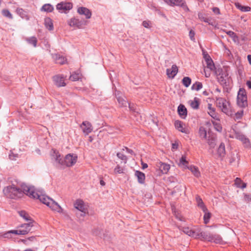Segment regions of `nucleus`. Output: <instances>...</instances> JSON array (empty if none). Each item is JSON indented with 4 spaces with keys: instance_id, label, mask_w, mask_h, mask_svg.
I'll return each instance as SVG.
<instances>
[{
    "instance_id": "obj_1",
    "label": "nucleus",
    "mask_w": 251,
    "mask_h": 251,
    "mask_svg": "<svg viewBox=\"0 0 251 251\" xmlns=\"http://www.w3.org/2000/svg\"><path fill=\"white\" fill-rule=\"evenodd\" d=\"M25 192H26V195L31 198L38 199L43 203L50 207L53 210L56 211L59 213L63 212V209L55 201L45 194L41 192H35L33 187L25 186Z\"/></svg>"
},
{
    "instance_id": "obj_2",
    "label": "nucleus",
    "mask_w": 251,
    "mask_h": 251,
    "mask_svg": "<svg viewBox=\"0 0 251 251\" xmlns=\"http://www.w3.org/2000/svg\"><path fill=\"white\" fill-rule=\"evenodd\" d=\"M25 186H27L25 184H22L21 188L15 186L14 184L8 186L3 189V192L5 196L7 198L12 199H17L21 198L23 194L26 195V192H25Z\"/></svg>"
},
{
    "instance_id": "obj_3",
    "label": "nucleus",
    "mask_w": 251,
    "mask_h": 251,
    "mask_svg": "<svg viewBox=\"0 0 251 251\" xmlns=\"http://www.w3.org/2000/svg\"><path fill=\"white\" fill-rule=\"evenodd\" d=\"M217 106L220 108L222 111L228 116L232 117L233 112L230 109V104L228 101L223 98H216Z\"/></svg>"
},
{
    "instance_id": "obj_4",
    "label": "nucleus",
    "mask_w": 251,
    "mask_h": 251,
    "mask_svg": "<svg viewBox=\"0 0 251 251\" xmlns=\"http://www.w3.org/2000/svg\"><path fill=\"white\" fill-rule=\"evenodd\" d=\"M33 225L31 224V223L22 224L19 226V227H25V229L19 228L17 230H9V231L4 234V237H8L9 235H10L11 233L16 235H25L30 231L31 227Z\"/></svg>"
},
{
    "instance_id": "obj_5",
    "label": "nucleus",
    "mask_w": 251,
    "mask_h": 251,
    "mask_svg": "<svg viewBox=\"0 0 251 251\" xmlns=\"http://www.w3.org/2000/svg\"><path fill=\"white\" fill-rule=\"evenodd\" d=\"M218 81L223 87H227L229 84L228 73L227 70L219 69L216 72Z\"/></svg>"
},
{
    "instance_id": "obj_6",
    "label": "nucleus",
    "mask_w": 251,
    "mask_h": 251,
    "mask_svg": "<svg viewBox=\"0 0 251 251\" xmlns=\"http://www.w3.org/2000/svg\"><path fill=\"white\" fill-rule=\"evenodd\" d=\"M237 105L242 108L248 106L247 93L244 88H240L238 91L237 97Z\"/></svg>"
},
{
    "instance_id": "obj_7",
    "label": "nucleus",
    "mask_w": 251,
    "mask_h": 251,
    "mask_svg": "<svg viewBox=\"0 0 251 251\" xmlns=\"http://www.w3.org/2000/svg\"><path fill=\"white\" fill-rule=\"evenodd\" d=\"M77 160V156L76 154L69 153L63 159V166L71 167L74 165Z\"/></svg>"
},
{
    "instance_id": "obj_8",
    "label": "nucleus",
    "mask_w": 251,
    "mask_h": 251,
    "mask_svg": "<svg viewBox=\"0 0 251 251\" xmlns=\"http://www.w3.org/2000/svg\"><path fill=\"white\" fill-rule=\"evenodd\" d=\"M171 6L176 5L182 8L185 11H189V9L187 6L184 0H164Z\"/></svg>"
},
{
    "instance_id": "obj_9",
    "label": "nucleus",
    "mask_w": 251,
    "mask_h": 251,
    "mask_svg": "<svg viewBox=\"0 0 251 251\" xmlns=\"http://www.w3.org/2000/svg\"><path fill=\"white\" fill-rule=\"evenodd\" d=\"M87 23V21L84 20H79L76 18H74L71 19L69 21V25L71 26H75L80 28L86 25Z\"/></svg>"
},
{
    "instance_id": "obj_10",
    "label": "nucleus",
    "mask_w": 251,
    "mask_h": 251,
    "mask_svg": "<svg viewBox=\"0 0 251 251\" xmlns=\"http://www.w3.org/2000/svg\"><path fill=\"white\" fill-rule=\"evenodd\" d=\"M235 138L242 142L244 147L246 148H251L250 140L242 133L236 132L235 133Z\"/></svg>"
},
{
    "instance_id": "obj_11",
    "label": "nucleus",
    "mask_w": 251,
    "mask_h": 251,
    "mask_svg": "<svg viewBox=\"0 0 251 251\" xmlns=\"http://www.w3.org/2000/svg\"><path fill=\"white\" fill-rule=\"evenodd\" d=\"M73 7V5L71 3H64L61 2L58 3L56 5V9L58 10L61 13H66L69 10L71 9Z\"/></svg>"
},
{
    "instance_id": "obj_12",
    "label": "nucleus",
    "mask_w": 251,
    "mask_h": 251,
    "mask_svg": "<svg viewBox=\"0 0 251 251\" xmlns=\"http://www.w3.org/2000/svg\"><path fill=\"white\" fill-rule=\"evenodd\" d=\"M51 155L52 159H54L55 162L59 165L63 166V159L61 156V154L58 151L55 149L51 150Z\"/></svg>"
},
{
    "instance_id": "obj_13",
    "label": "nucleus",
    "mask_w": 251,
    "mask_h": 251,
    "mask_svg": "<svg viewBox=\"0 0 251 251\" xmlns=\"http://www.w3.org/2000/svg\"><path fill=\"white\" fill-rule=\"evenodd\" d=\"M75 207L79 210L82 213L81 216L84 217L86 213V209L85 208L84 202L81 200H77L74 203Z\"/></svg>"
},
{
    "instance_id": "obj_14",
    "label": "nucleus",
    "mask_w": 251,
    "mask_h": 251,
    "mask_svg": "<svg viewBox=\"0 0 251 251\" xmlns=\"http://www.w3.org/2000/svg\"><path fill=\"white\" fill-rule=\"evenodd\" d=\"M80 127L82 130L83 132L85 135H88L93 130V127L91 124L87 121H83L80 125Z\"/></svg>"
},
{
    "instance_id": "obj_15",
    "label": "nucleus",
    "mask_w": 251,
    "mask_h": 251,
    "mask_svg": "<svg viewBox=\"0 0 251 251\" xmlns=\"http://www.w3.org/2000/svg\"><path fill=\"white\" fill-rule=\"evenodd\" d=\"M211 234L204 231L196 232L195 238H200L202 240L210 241L213 239L211 237Z\"/></svg>"
},
{
    "instance_id": "obj_16",
    "label": "nucleus",
    "mask_w": 251,
    "mask_h": 251,
    "mask_svg": "<svg viewBox=\"0 0 251 251\" xmlns=\"http://www.w3.org/2000/svg\"><path fill=\"white\" fill-rule=\"evenodd\" d=\"M53 80L55 85L57 87H64L66 85L64 81L65 78L62 75H56L53 76Z\"/></svg>"
},
{
    "instance_id": "obj_17",
    "label": "nucleus",
    "mask_w": 251,
    "mask_h": 251,
    "mask_svg": "<svg viewBox=\"0 0 251 251\" xmlns=\"http://www.w3.org/2000/svg\"><path fill=\"white\" fill-rule=\"evenodd\" d=\"M77 12L79 14L84 15L87 19H90L92 16V13L90 10L85 7H78Z\"/></svg>"
},
{
    "instance_id": "obj_18",
    "label": "nucleus",
    "mask_w": 251,
    "mask_h": 251,
    "mask_svg": "<svg viewBox=\"0 0 251 251\" xmlns=\"http://www.w3.org/2000/svg\"><path fill=\"white\" fill-rule=\"evenodd\" d=\"M178 72V68L176 65H173L171 69L166 70V73L169 77L173 78Z\"/></svg>"
},
{
    "instance_id": "obj_19",
    "label": "nucleus",
    "mask_w": 251,
    "mask_h": 251,
    "mask_svg": "<svg viewBox=\"0 0 251 251\" xmlns=\"http://www.w3.org/2000/svg\"><path fill=\"white\" fill-rule=\"evenodd\" d=\"M177 112L181 118L185 119L187 115V110L185 106L180 104L177 107Z\"/></svg>"
},
{
    "instance_id": "obj_20",
    "label": "nucleus",
    "mask_w": 251,
    "mask_h": 251,
    "mask_svg": "<svg viewBox=\"0 0 251 251\" xmlns=\"http://www.w3.org/2000/svg\"><path fill=\"white\" fill-rule=\"evenodd\" d=\"M53 58L55 60V62L57 64L61 65L64 64L67 61L66 58L63 55L59 54H55L53 55Z\"/></svg>"
},
{
    "instance_id": "obj_21",
    "label": "nucleus",
    "mask_w": 251,
    "mask_h": 251,
    "mask_svg": "<svg viewBox=\"0 0 251 251\" xmlns=\"http://www.w3.org/2000/svg\"><path fill=\"white\" fill-rule=\"evenodd\" d=\"M196 201L197 202V204L199 207H200L203 212H205L207 211V208L205 206L204 203H203L201 198L200 196L197 195L196 196Z\"/></svg>"
},
{
    "instance_id": "obj_22",
    "label": "nucleus",
    "mask_w": 251,
    "mask_h": 251,
    "mask_svg": "<svg viewBox=\"0 0 251 251\" xmlns=\"http://www.w3.org/2000/svg\"><path fill=\"white\" fill-rule=\"evenodd\" d=\"M135 176L137 177L138 181L140 184H144L145 180V175L142 172L136 171Z\"/></svg>"
},
{
    "instance_id": "obj_23",
    "label": "nucleus",
    "mask_w": 251,
    "mask_h": 251,
    "mask_svg": "<svg viewBox=\"0 0 251 251\" xmlns=\"http://www.w3.org/2000/svg\"><path fill=\"white\" fill-rule=\"evenodd\" d=\"M175 126L176 128L179 131L182 133H188V130L187 129L183 127V123L182 122L180 121H176L175 123Z\"/></svg>"
},
{
    "instance_id": "obj_24",
    "label": "nucleus",
    "mask_w": 251,
    "mask_h": 251,
    "mask_svg": "<svg viewBox=\"0 0 251 251\" xmlns=\"http://www.w3.org/2000/svg\"><path fill=\"white\" fill-rule=\"evenodd\" d=\"M19 215L22 217L24 219L25 221L28 222V223H31L33 225V220L32 218L29 216L28 214L26 213L25 211H20L18 212Z\"/></svg>"
},
{
    "instance_id": "obj_25",
    "label": "nucleus",
    "mask_w": 251,
    "mask_h": 251,
    "mask_svg": "<svg viewBox=\"0 0 251 251\" xmlns=\"http://www.w3.org/2000/svg\"><path fill=\"white\" fill-rule=\"evenodd\" d=\"M217 153L220 157L223 158L226 155L225 146L224 143H221L217 150Z\"/></svg>"
},
{
    "instance_id": "obj_26",
    "label": "nucleus",
    "mask_w": 251,
    "mask_h": 251,
    "mask_svg": "<svg viewBox=\"0 0 251 251\" xmlns=\"http://www.w3.org/2000/svg\"><path fill=\"white\" fill-rule=\"evenodd\" d=\"M44 24L46 27L49 30H52L53 29V23L50 18L47 17L45 18Z\"/></svg>"
},
{
    "instance_id": "obj_27",
    "label": "nucleus",
    "mask_w": 251,
    "mask_h": 251,
    "mask_svg": "<svg viewBox=\"0 0 251 251\" xmlns=\"http://www.w3.org/2000/svg\"><path fill=\"white\" fill-rule=\"evenodd\" d=\"M159 169L163 174H167L170 169V166L169 164L162 163H159Z\"/></svg>"
},
{
    "instance_id": "obj_28",
    "label": "nucleus",
    "mask_w": 251,
    "mask_h": 251,
    "mask_svg": "<svg viewBox=\"0 0 251 251\" xmlns=\"http://www.w3.org/2000/svg\"><path fill=\"white\" fill-rule=\"evenodd\" d=\"M234 184L237 187L242 189L245 188L247 187V184L243 182L241 178L238 177L235 179Z\"/></svg>"
},
{
    "instance_id": "obj_29",
    "label": "nucleus",
    "mask_w": 251,
    "mask_h": 251,
    "mask_svg": "<svg viewBox=\"0 0 251 251\" xmlns=\"http://www.w3.org/2000/svg\"><path fill=\"white\" fill-rule=\"evenodd\" d=\"M54 9L53 6L50 3L44 4L41 8L42 11L46 12H51Z\"/></svg>"
},
{
    "instance_id": "obj_30",
    "label": "nucleus",
    "mask_w": 251,
    "mask_h": 251,
    "mask_svg": "<svg viewBox=\"0 0 251 251\" xmlns=\"http://www.w3.org/2000/svg\"><path fill=\"white\" fill-rule=\"evenodd\" d=\"M191 107L194 109H198L200 105V100L197 97H195L193 101L190 102Z\"/></svg>"
},
{
    "instance_id": "obj_31",
    "label": "nucleus",
    "mask_w": 251,
    "mask_h": 251,
    "mask_svg": "<svg viewBox=\"0 0 251 251\" xmlns=\"http://www.w3.org/2000/svg\"><path fill=\"white\" fill-rule=\"evenodd\" d=\"M208 108L209 110V111H208V113L211 116V117L214 119L218 120L219 121V119L217 118V115L215 111V108L212 107V104H208Z\"/></svg>"
},
{
    "instance_id": "obj_32",
    "label": "nucleus",
    "mask_w": 251,
    "mask_h": 251,
    "mask_svg": "<svg viewBox=\"0 0 251 251\" xmlns=\"http://www.w3.org/2000/svg\"><path fill=\"white\" fill-rule=\"evenodd\" d=\"M216 138L214 136H209L207 139V143L211 148H214L216 145Z\"/></svg>"
},
{
    "instance_id": "obj_33",
    "label": "nucleus",
    "mask_w": 251,
    "mask_h": 251,
    "mask_svg": "<svg viewBox=\"0 0 251 251\" xmlns=\"http://www.w3.org/2000/svg\"><path fill=\"white\" fill-rule=\"evenodd\" d=\"M183 231L186 234H187L190 236L194 237L195 238L196 231L191 229L189 227H183Z\"/></svg>"
},
{
    "instance_id": "obj_34",
    "label": "nucleus",
    "mask_w": 251,
    "mask_h": 251,
    "mask_svg": "<svg viewBox=\"0 0 251 251\" xmlns=\"http://www.w3.org/2000/svg\"><path fill=\"white\" fill-rule=\"evenodd\" d=\"M188 168L196 177L198 178L201 176V173L198 167L194 166H190Z\"/></svg>"
},
{
    "instance_id": "obj_35",
    "label": "nucleus",
    "mask_w": 251,
    "mask_h": 251,
    "mask_svg": "<svg viewBox=\"0 0 251 251\" xmlns=\"http://www.w3.org/2000/svg\"><path fill=\"white\" fill-rule=\"evenodd\" d=\"M236 7L241 10L242 12H248L251 10V7L248 6H244L240 4L239 3H237L235 4Z\"/></svg>"
},
{
    "instance_id": "obj_36",
    "label": "nucleus",
    "mask_w": 251,
    "mask_h": 251,
    "mask_svg": "<svg viewBox=\"0 0 251 251\" xmlns=\"http://www.w3.org/2000/svg\"><path fill=\"white\" fill-rule=\"evenodd\" d=\"M226 32L230 37H231L232 38V40L234 42H236L238 41V40H239L238 37L235 32H234L232 31H230V30L226 31Z\"/></svg>"
},
{
    "instance_id": "obj_37",
    "label": "nucleus",
    "mask_w": 251,
    "mask_h": 251,
    "mask_svg": "<svg viewBox=\"0 0 251 251\" xmlns=\"http://www.w3.org/2000/svg\"><path fill=\"white\" fill-rule=\"evenodd\" d=\"M202 88V84L201 82L199 81H196L191 86V90H196L197 91H199Z\"/></svg>"
},
{
    "instance_id": "obj_38",
    "label": "nucleus",
    "mask_w": 251,
    "mask_h": 251,
    "mask_svg": "<svg viewBox=\"0 0 251 251\" xmlns=\"http://www.w3.org/2000/svg\"><path fill=\"white\" fill-rule=\"evenodd\" d=\"M27 42L36 47L37 43V39L35 36H32L26 39Z\"/></svg>"
},
{
    "instance_id": "obj_39",
    "label": "nucleus",
    "mask_w": 251,
    "mask_h": 251,
    "mask_svg": "<svg viewBox=\"0 0 251 251\" xmlns=\"http://www.w3.org/2000/svg\"><path fill=\"white\" fill-rule=\"evenodd\" d=\"M182 83L185 87H188L191 83V79L188 76H185L182 80Z\"/></svg>"
},
{
    "instance_id": "obj_40",
    "label": "nucleus",
    "mask_w": 251,
    "mask_h": 251,
    "mask_svg": "<svg viewBox=\"0 0 251 251\" xmlns=\"http://www.w3.org/2000/svg\"><path fill=\"white\" fill-rule=\"evenodd\" d=\"M199 134L200 136L203 139H206L207 137V133H206V130H205V128L201 126L199 128Z\"/></svg>"
},
{
    "instance_id": "obj_41",
    "label": "nucleus",
    "mask_w": 251,
    "mask_h": 251,
    "mask_svg": "<svg viewBox=\"0 0 251 251\" xmlns=\"http://www.w3.org/2000/svg\"><path fill=\"white\" fill-rule=\"evenodd\" d=\"M207 68L210 71H213L215 68V65L212 59H208L206 62Z\"/></svg>"
},
{
    "instance_id": "obj_42",
    "label": "nucleus",
    "mask_w": 251,
    "mask_h": 251,
    "mask_svg": "<svg viewBox=\"0 0 251 251\" xmlns=\"http://www.w3.org/2000/svg\"><path fill=\"white\" fill-rule=\"evenodd\" d=\"M244 111L243 110L238 111L236 113H235L234 114H233V115L232 117L233 116V118L235 120H240L242 119Z\"/></svg>"
},
{
    "instance_id": "obj_43",
    "label": "nucleus",
    "mask_w": 251,
    "mask_h": 251,
    "mask_svg": "<svg viewBox=\"0 0 251 251\" xmlns=\"http://www.w3.org/2000/svg\"><path fill=\"white\" fill-rule=\"evenodd\" d=\"M188 165V162L186 160V156L184 155H182L179 159L178 165L180 166H187Z\"/></svg>"
},
{
    "instance_id": "obj_44",
    "label": "nucleus",
    "mask_w": 251,
    "mask_h": 251,
    "mask_svg": "<svg viewBox=\"0 0 251 251\" xmlns=\"http://www.w3.org/2000/svg\"><path fill=\"white\" fill-rule=\"evenodd\" d=\"M117 100L121 107H126L128 104V102L126 101L123 98L121 97L117 98Z\"/></svg>"
},
{
    "instance_id": "obj_45",
    "label": "nucleus",
    "mask_w": 251,
    "mask_h": 251,
    "mask_svg": "<svg viewBox=\"0 0 251 251\" xmlns=\"http://www.w3.org/2000/svg\"><path fill=\"white\" fill-rule=\"evenodd\" d=\"M204 215L203 216V221L205 224H207L209 223L210 218L211 217V213L208 211L204 212Z\"/></svg>"
},
{
    "instance_id": "obj_46",
    "label": "nucleus",
    "mask_w": 251,
    "mask_h": 251,
    "mask_svg": "<svg viewBox=\"0 0 251 251\" xmlns=\"http://www.w3.org/2000/svg\"><path fill=\"white\" fill-rule=\"evenodd\" d=\"M199 18L201 21L205 23H208L209 25H212V24L210 23L211 20L208 18L205 17L203 14H198Z\"/></svg>"
},
{
    "instance_id": "obj_47",
    "label": "nucleus",
    "mask_w": 251,
    "mask_h": 251,
    "mask_svg": "<svg viewBox=\"0 0 251 251\" xmlns=\"http://www.w3.org/2000/svg\"><path fill=\"white\" fill-rule=\"evenodd\" d=\"M211 237H212L213 240L212 241H210L209 242H213L216 243H219L222 241L221 237L217 235L211 234Z\"/></svg>"
},
{
    "instance_id": "obj_48",
    "label": "nucleus",
    "mask_w": 251,
    "mask_h": 251,
    "mask_svg": "<svg viewBox=\"0 0 251 251\" xmlns=\"http://www.w3.org/2000/svg\"><path fill=\"white\" fill-rule=\"evenodd\" d=\"M212 124L214 126L215 130L219 132H221L222 130V127L221 124L219 122L212 121Z\"/></svg>"
},
{
    "instance_id": "obj_49",
    "label": "nucleus",
    "mask_w": 251,
    "mask_h": 251,
    "mask_svg": "<svg viewBox=\"0 0 251 251\" xmlns=\"http://www.w3.org/2000/svg\"><path fill=\"white\" fill-rule=\"evenodd\" d=\"M117 156L121 160H123L124 163L127 162V158L126 155L121 152H118L117 153Z\"/></svg>"
},
{
    "instance_id": "obj_50",
    "label": "nucleus",
    "mask_w": 251,
    "mask_h": 251,
    "mask_svg": "<svg viewBox=\"0 0 251 251\" xmlns=\"http://www.w3.org/2000/svg\"><path fill=\"white\" fill-rule=\"evenodd\" d=\"M79 77L80 76L79 74L75 73L70 75L69 78L71 80L75 81L78 80L79 79Z\"/></svg>"
},
{
    "instance_id": "obj_51",
    "label": "nucleus",
    "mask_w": 251,
    "mask_h": 251,
    "mask_svg": "<svg viewBox=\"0 0 251 251\" xmlns=\"http://www.w3.org/2000/svg\"><path fill=\"white\" fill-rule=\"evenodd\" d=\"M2 14L4 16L7 17L9 19H12V18H13L12 14L9 12V11L7 9L2 10Z\"/></svg>"
},
{
    "instance_id": "obj_52",
    "label": "nucleus",
    "mask_w": 251,
    "mask_h": 251,
    "mask_svg": "<svg viewBox=\"0 0 251 251\" xmlns=\"http://www.w3.org/2000/svg\"><path fill=\"white\" fill-rule=\"evenodd\" d=\"M127 105H128V107L130 111L136 112V105L133 103H128Z\"/></svg>"
},
{
    "instance_id": "obj_53",
    "label": "nucleus",
    "mask_w": 251,
    "mask_h": 251,
    "mask_svg": "<svg viewBox=\"0 0 251 251\" xmlns=\"http://www.w3.org/2000/svg\"><path fill=\"white\" fill-rule=\"evenodd\" d=\"M114 173L115 174H122L123 173V169L119 165H118L114 169Z\"/></svg>"
},
{
    "instance_id": "obj_54",
    "label": "nucleus",
    "mask_w": 251,
    "mask_h": 251,
    "mask_svg": "<svg viewBox=\"0 0 251 251\" xmlns=\"http://www.w3.org/2000/svg\"><path fill=\"white\" fill-rule=\"evenodd\" d=\"M244 200L246 202L251 201V194H247L246 193L244 194Z\"/></svg>"
},
{
    "instance_id": "obj_55",
    "label": "nucleus",
    "mask_w": 251,
    "mask_h": 251,
    "mask_svg": "<svg viewBox=\"0 0 251 251\" xmlns=\"http://www.w3.org/2000/svg\"><path fill=\"white\" fill-rule=\"evenodd\" d=\"M195 31L191 29L189 33V36L190 39L193 41H194L195 40Z\"/></svg>"
},
{
    "instance_id": "obj_56",
    "label": "nucleus",
    "mask_w": 251,
    "mask_h": 251,
    "mask_svg": "<svg viewBox=\"0 0 251 251\" xmlns=\"http://www.w3.org/2000/svg\"><path fill=\"white\" fill-rule=\"evenodd\" d=\"M150 25V21H144L142 23L143 26L147 28H150L151 27V26Z\"/></svg>"
},
{
    "instance_id": "obj_57",
    "label": "nucleus",
    "mask_w": 251,
    "mask_h": 251,
    "mask_svg": "<svg viewBox=\"0 0 251 251\" xmlns=\"http://www.w3.org/2000/svg\"><path fill=\"white\" fill-rule=\"evenodd\" d=\"M203 58H204L206 62H207V59H210L211 58L210 56L208 54V53L206 52L203 51L202 52Z\"/></svg>"
},
{
    "instance_id": "obj_58",
    "label": "nucleus",
    "mask_w": 251,
    "mask_h": 251,
    "mask_svg": "<svg viewBox=\"0 0 251 251\" xmlns=\"http://www.w3.org/2000/svg\"><path fill=\"white\" fill-rule=\"evenodd\" d=\"M203 58H204L206 62H207V59H210L211 58L210 56L208 54V53L206 52L203 51L202 52Z\"/></svg>"
},
{
    "instance_id": "obj_59",
    "label": "nucleus",
    "mask_w": 251,
    "mask_h": 251,
    "mask_svg": "<svg viewBox=\"0 0 251 251\" xmlns=\"http://www.w3.org/2000/svg\"><path fill=\"white\" fill-rule=\"evenodd\" d=\"M203 58H204L206 62H207V59H210L211 58L210 56L208 54V53L206 52L203 51L202 52Z\"/></svg>"
},
{
    "instance_id": "obj_60",
    "label": "nucleus",
    "mask_w": 251,
    "mask_h": 251,
    "mask_svg": "<svg viewBox=\"0 0 251 251\" xmlns=\"http://www.w3.org/2000/svg\"><path fill=\"white\" fill-rule=\"evenodd\" d=\"M17 13L19 14H20L22 17L23 18L24 15V12H25L24 10L22 8H18L17 9Z\"/></svg>"
},
{
    "instance_id": "obj_61",
    "label": "nucleus",
    "mask_w": 251,
    "mask_h": 251,
    "mask_svg": "<svg viewBox=\"0 0 251 251\" xmlns=\"http://www.w3.org/2000/svg\"><path fill=\"white\" fill-rule=\"evenodd\" d=\"M213 12L216 14L219 15L220 14V10L218 7H213L212 8Z\"/></svg>"
},
{
    "instance_id": "obj_62",
    "label": "nucleus",
    "mask_w": 251,
    "mask_h": 251,
    "mask_svg": "<svg viewBox=\"0 0 251 251\" xmlns=\"http://www.w3.org/2000/svg\"><path fill=\"white\" fill-rule=\"evenodd\" d=\"M100 232H101V229H95L93 231L94 234L97 235V236H100Z\"/></svg>"
},
{
    "instance_id": "obj_63",
    "label": "nucleus",
    "mask_w": 251,
    "mask_h": 251,
    "mask_svg": "<svg viewBox=\"0 0 251 251\" xmlns=\"http://www.w3.org/2000/svg\"><path fill=\"white\" fill-rule=\"evenodd\" d=\"M28 242L29 243V242H35L36 241V236H32L28 238H27Z\"/></svg>"
},
{
    "instance_id": "obj_64",
    "label": "nucleus",
    "mask_w": 251,
    "mask_h": 251,
    "mask_svg": "<svg viewBox=\"0 0 251 251\" xmlns=\"http://www.w3.org/2000/svg\"><path fill=\"white\" fill-rule=\"evenodd\" d=\"M126 151L128 153H130V154H131L132 155H135V154L134 153V151L132 150H131L130 149H128L127 147H126Z\"/></svg>"
}]
</instances>
